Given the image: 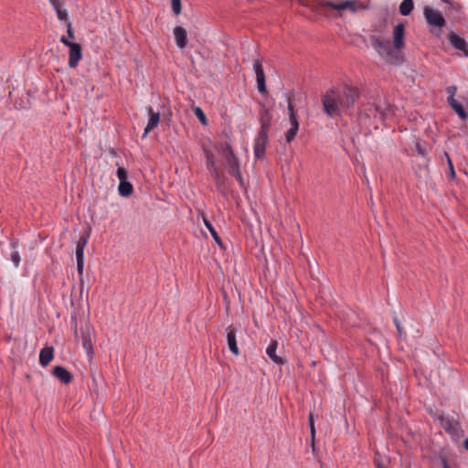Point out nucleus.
I'll use <instances>...</instances> for the list:
<instances>
[{"instance_id": "2f4dec72", "label": "nucleus", "mask_w": 468, "mask_h": 468, "mask_svg": "<svg viewBox=\"0 0 468 468\" xmlns=\"http://www.w3.org/2000/svg\"><path fill=\"white\" fill-rule=\"evenodd\" d=\"M171 7L175 15L178 16L181 13V0H171Z\"/></svg>"}, {"instance_id": "c03bdc74", "label": "nucleus", "mask_w": 468, "mask_h": 468, "mask_svg": "<svg viewBox=\"0 0 468 468\" xmlns=\"http://www.w3.org/2000/svg\"><path fill=\"white\" fill-rule=\"evenodd\" d=\"M454 101H457L454 97H448V102L452 106V103H454Z\"/></svg>"}, {"instance_id": "f704fd0d", "label": "nucleus", "mask_w": 468, "mask_h": 468, "mask_svg": "<svg viewBox=\"0 0 468 468\" xmlns=\"http://www.w3.org/2000/svg\"><path fill=\"white\" fill-rule=\"evenodd\" d=\"M117 176H118L120 182L126 181L127 177H128L127 170L124 167H121V166L118 167V169H117Z\"/></svg>"}, {"instance_id": "5701e85b", "label": "nucleus", "mask_w": 468, "mask_h": 468, "mask_svg": "<svg viewBox=\"0 0 468 468\" xmlns=\"http://www.w3.org/2000/svg\"><path fill=\"white\" fill-rule=\"evenodd\" d=\"M203 221H204V224L206 226V228L209 230L211 236L213 237L214 240L218 244V245H222V241H221V239L219 237V235L218 234V232L216 231V229H214V227L212 226L211 222L205 217H203Z\"/></svg>"}, {"instance_id": "2eb2a0df", "label": "nucleus", "mask_w": 468, "mask_h": 468, "mask_svg": "<svg viewBox=\"0 0 468 468\" xmlns=\"http://www.w3.org/2000/svg\"><path fill=\"white\" fill-rule=\"evenodd\" d=\"M448 39L453 48L463 51L465 56H468L467 44L463 37L455 34L453 31H451L448 35Z\"/></svg>"}, {"instance_id": "473e14b6", "label": "nucleus", "mask_w": 468, "mask_h": 468, "mask_svg": "<svg viewBox=\"0 0 468 468\" xmlns=\"http://www.w3.org/2000/svg\"><path fill=\"white\" fill-rule=\"evenodd\" d=\"M308 421H309V426H310V432H311L312 441L314 442V436H315V428H314V420L313 413L309 414Z\"/></svg>"}, {"instance_id": "e433bc0d", "label": "nucleus", "mask_w": 468, "mask_h": 468, "mask_svg": "<svg viewBox=\"0 0 468 468\" xmlns=\"http://www.w3.org/2000/svg\"><path fill=\"white\" fill-rule=\"evenodd\" d=\"M11 261L14 262L15 266L17 267L20 263V256L18 251H13L11 254Z\"/></svg>"}, {"instance_id": "58836bf2", "label": "nucleus", "mask_w": 468, "mask_h": 468, "mask_svg": "<svg viewBox=\"0 0 468 468\" xmlns=\"http://www.w3.org/2000/svg\"><path fill=\"white\" fill-rule=\"evenodd\" d=\"M376 111L380 113L381 117L384 118L388 112H389V107H386L385 109H381L380 107L377 106Z\"/></svg>"}, {"instance_id": "a18cd8bd", "label": "nucleus", "mask_w": 468, "mask_h": 468, "mask_svg": "<svg viewBox=\"0 0 468 468\" xmlns=\"http://www.w3.org/2000/svg\"><path fill=\"white\" fill-rule=\"evenodd\" d=\"M454 101H457L454 97H448V102L452 106V103H454Z\"/></svg>"}, {"instance_id": "7c9ffc66", "label": "nucleus", "mask_w": 468, "mask_h": 468, "mask_svg": "<svg viewBox=\"0 0 468 468\" xmlns=\"http://www.w3.org/2000/svg\"><path fill=\"white\" fill-rule=\"evenodd\" d=\"M298 129L291 127L285 133L287 143H291L296 136Z\"/></svg>"}, {"instance_id": "393cba45", "label": "nucleus", "mask_w": 468, "mask_h": 468, "mask_svg": "<svg viewBox=\"0 0 468 468\" xmlns=\"http://www.w3.org/2000/svg\"><path fill=\"white\" fill-rule=\"evenodd\" d=\"M226 162L229 166V173H233L236 169L239 168V164L235 154H231L230 157H226Z\"/></svg>"}, {"instance_id": "f257e3e1", "label": "nucleus", "mask_w": 468, "mask_h": 468, "mask_svg": "<svg viewBox=\"0 0 468 468\" xmlns=\"http://www.w3.org/2000/svg\"><path fill=\"white\" fill-rule=\"evenodd\" d=\"M359 98L360 92L354 86L332 87L321 95L323 112L329 118L341 117L354 108Z\"/></svg>"}, {"instance_id": "a878e982", "label": "nucleus", "mask_w": 468, "mask_h": 468, "mask_svg": "<svg viewBox=\"0 0 468 468\" xmlns=\"http://www.w3.org/2000/svg\"><path fill=\"white\" fill-rule=\"evenodd\" d=\"M443 156L446 158L448 168H449L448 176H449V178L451 180H455L456 179V173H455V170H454V166H453L452 161L449 154L446 151L443 152Z\"/></svg>"}, {"instance_id": "72a5a7b5", "label": "nucleus", "mask_w": 468, "mask_h": 468, "mask_svg": "<svg viewBox=\"0 0 468 468\" xmlns=\"http://www.w3.org/2000/svg\"><path fill=\"white\" fill-rule=\"evenodd\" d=\"M66 24V27H67V38L69 40V39H74L75 38V34H74V30H73V27H72V24L71 22L69 20L67 22H64Z\"/></svg>"}, {"instance_id": "37998d69", "label": "nucleus", "mask_w": 468, "mask_h": 468, "mask_svg": "<svg viewBox=\"0 0 468 468\" xmlns=\"http://www.w3.org/2000/svg\"><path fill=\"white\" fill-rule=\"evenodd\" d=\"M394 324L396 325L399 335L400 336L402 335V327H401L400 323L397 317L394 318Z\"/></svg>"}, {"instance_id": "20e7f679", "label": "nucleus", "mask_w": 468, "mask_h": 468, "mask_svg": "<svg viewBox=\"0 0 468 468\" xmlns=\"http://www.w3.org/2000/svg\"><path fill=\"white\" fill-rule=\"evenodd\" d=\"M329 7L335 10L348 9L352 12H355L357 8H361L362 5L356 0H346L339 4H335L329 1H318L315 5H313L312 9L323 15H327L326 9Z\"/></svg>"}, {"instance_id": "1a4fd4ad", "label": "nucleus", "mask_w": 468, "mask_h": 468, "mask_svg": "<svg viewBox=\"0 0 468 468\" xmlns=\"http://www.w3.org/2000/svg\"><path fill=\"white\" fill-rule=\"evenodd\" d=\"M405 47V26L399 23L393 29V48L401 52Z\"/></svg>"}, {"instance_id": "aec40b11", "label": "nucleus", "mask_w": 468, "mask_h": 468, "mask_svg": "<svg viewBox=\"0 0 468 468\" xmlns=\"http://www.w3.org/2000/svg\"><path fill=\"white\" fill-rule=\"evenodd\" d=\"M271 114L268 109H263L261 112V129L260 131H264L266 133L269 132V128L271 126Z\"/></svg>"}, {"instance_id": "ddd939ff", "label": "nucleus", "mask_w": 468, "mask_h": 468, "mask_svg": "<svg viewBox=\"0 0 468 468\" xmlns=\"http://www.w3.org/2000/svg\"><path fill=\"white\" fill-rule=\"evenodd\" d=\"M52 375L65 385L69 384L72 381L71 373L62 366L54 367Z\"/></svg>"}, {"instance_id": "0eeeda50", "label": "nucleus", "mask_w": 468, "mask_h": 468, "mask_svg": "<svg viewBox=\"0 0 468 468\" xmlns=\"http://www.w3.org/2000/svg\"><path fill=\"white\" fill-rule=\"evenodd\" d=\"M81 341L83 348L86 350L87 356L90 359L93 357V328L90 324H86L80 328Z\"/></svg>"}, {"instance_id": "39448f33", "label": "nucleus", "mask_w": 468, "mask_h": 468, "mask_svg": "<svg viewBox=\"0 0 468 468\" xmlns=\"http://www.w3.org/2000/svg\"><path fill=\"white\" fill-rule=\"evenodd\" d=\"M60 42L69 48V67L75 69L82 58V48L80 44L69 40L66 36L60 37Z\"/></svg>"}, {"instance_id": "4468645a", "label": "nucleus", "mask_w": 468, "mask_h": 468, "mask_svg": "<svg viewBox=\"0 0 468 468\" xmlns=\"http://www.w3.org/2000/svg\"><path fill=\"white\" fill-rule=\"evenodd\" d=\"M50 5L54 8L57 17L61 22L69 21V15L67 10L64 8V0H49Z\"/></svg>"}, {"instance_id": "a211bd4d", "label": "nucleus", "mask_w": 468, "mask_h": 468, "mask_svg": "<svg viewBox=\"0 0 468 468\" xmlns=\"http://www.w3.org/2000/svg\"><path fill=\"white\" fill-rule=\"evenodd\" d=\"M277 346V341L271 340V342L270 343L266 349V354L275 364L283 365L285 363V360L282 356L276 355Z\"/></svg>"}, {"instance_id": "9b49d317", "label": "nucleus", "mask_w": 468, "mask_h": 468, "mask_svg": "<svg viewBox=\"0 0 468 468\" xmlns=\"http://www.w3.org/2000/svg\"><path fill=\"white\" fill-rule=\"evenodd\" d=\"M226 332H227V342H228L229 349L235 356H238L239 354V347L237 345V339H236L238 330L231 324L226 328Z\"/></svg>"}, {"instance_id": "6ab92c4d", "label": "nucleus", "mask_w": 468, "mask_h": 468, "mask_svg": "<svg viewBox=\"0 0 468 468\" xmlns=\"http://www.w3.org/2000/svg\"><path fill=\"white\" fill-rule=\"evenodd\" d=\"M54 357L53 346H46L40 350L39 353V364L42 367H47Z\"/></svg>"}, {"instance_id": "6e6552de", "label": "nucleus", "mask_w": 468, "mask_h": 468, "mask_svg": "<svg viewBox=\"0 0 468 468\" xmlns=\"http://www.w3.org/2000/svg\"><path fill=\"white\" fill-rule=\"evenodd\" d=\"M268 142V133L264 131H259L258 135L254 142V155L257 159H263L265 157L266 144Z\"/></svg>"}, {"instance_id": "de8ad7c7", "label": "nucleus", "mask_w": 468, "mask_h": 468, "mask_svg": "<svg viewBox=\"0 0 468 468\" xmlns=\"http://www.w3.org/2000/svg\"><path fill=\"white\" fill-rule=\"evenodd\" d=\"M78 334V331H77V324H75V335H77Z\"/></svg>"}, {"instance_id": "bb28decb", "label": "nucleus", "mask_w": 468, "mask_h": 468, "mask_svg": "<svg viewBox=\"0 0 468 468\" xmlns=\"http://www.w3.org/2000/svg\"><path fill=\"white\" fill-rule=\"evenodd\" d=\"M441 427L448 432H452L455 428L453 426L452 420L449 418H445L444 416L439 417Z\"/></svg>"}, {"instance_id": "a19ab883", "label": "nucleus", "mask_w": 468, "mask_h": 468, "mask_svg": "<svg viewBox=\"0 0 468 468\" xmlns=\"http://www.w3.org/2000/svg\"><path fill=\"white\" fill-rule=\"evenodd\" d=\"M230 175H232L233 176L236 177V179L240 183L242 184V176H241V174H240V171H239V169H236L233 173H229Z\"/></svg>"}, {"instance_id": "49530a36", "label": "nucleus", "mask_w": 468, "mask_h": 468, "mask_svg": "<svg viewBox=\"0 0 468 468\" xmlns=\"http://www.w3.org/2000/svg\"><path fill=\"white\" fill-rule=\"evenodd\" d=\"M464 448L468 451V438H466L463 441Z\"/></svg>"}, {"instance_id": "f3484780", "label": "nucleus", "mask_w": 468, "mask_h": 468, "mask_svg": "<svg viewBox=\"0 0 468 468\" xmlns=\"http://www.w3.org/2000/svg\"><path fill=\"white\" fill-rule=\"evenodd\" d=\"M174 35H175L176 46L179 48H185L186 46V41H187L186 30L180 26L176 27L174 28Z\"/></svg>"}, {"instance_id": "9d476101", "label": "nucleus", "mask_w": 468, "mask_h": 468, "mask_svg": "<svg viewBox=\"0 0 468 468\" xmlns=\"http://www.w3.org/2000/svg\"><path fill=\"white\" fill-rule=\"evenodd\" d=\"M253 69L256 74L257 87L261 93L264 94L267 92L265 84V74L261 60L256 59L253 63Z\"/></svg>"}, {"instance_id": "ea45409f", "label": "nucleus", "mask_w": 468, "mask_h": 468, "mask_svg": "<svg viewBox=\"0 0 468 468\" xmlns=\"http://www.w3.org/2000/svg\"><path fill=\"white\" fill-rule=\"evenodd\" d=\"M223 151H224V153L226 154V157H230V154H234V152H233V149H232L231 145H230V144H226L225 148H224V150H223Z\"/></svg>"}, {"instance_id": "c9c22d12", "label": "nucleus", "mask_w": 468, "mask_h": 468, "mask_svg": "<svg viewBox=\"0 0 468 468\" xmlns=\"http://www.w3.org/2000/svg\"><path fill=\"white\" fill-rule=\"evenodd\" d=\"M415 149L417 153L421 156H424L427 154L426 150L423 148L422 144L420 142H416Z\"/></svg>"}, {"instance_id": "f8f14e48", "label": "nucleus", "mask_w": 468, "mask_h": 468, "mask_svg": "<svg viewBox=\"0 0 468 468\" xmlns=\"http://www.w3.org/2000/svg\"><path fill=\"white\" fill-rule=\"evenodd\" d=\"M285 96H286L287 103H288L289 121H290L291 127L299 129V122H298L297 114H296V112L294 111V106L292 103L294 95L292 92H287L285 94Z\"/></svg>"}, {"instance_id": "7ed1b4c3", "label": "nucleus", "mask_w": 468, "mask_h": 468, "mask_svg": "<svg viewBox=\"0 0 468 468\" xmlns=\"http://www.w3.org/2000/svg\"><path fill=\"white\" fill-rule=\"evenodd\" d=\"M423 15L428 26L430 27L431 34L436 37H441L442 35V28L446 25V21L442 14L431 6H425L423 9Z\"/></svg>"}, {"instance_id": "dca6fc26", "label": "nucleus", "mask_w": 468, "mask_h": 468, "mask_svg": "<svg viewBox=\"0 0 468 468\" xmlns=\"http://www.w3.org/2000/svg\"><path fill=\"white\" fill-rule=\"evenodd\" d=\"M147 112L149 114V120H148V123H147L146 127L144 128L143 137H146L147 134L158 125L159 121H160V113L154 112L153 111L152 107H148Z\"/></svg>"}, {"instance_id": "423d86ee", "label": "nucleus", "mask_w": 468, "mask_h": 468, "mask_svg": "<svg viewBox=\"0 0 468 468\" xmlns=\"http://www.w3.org/2000/svg\"><path fill=\"white\" fill-rule=\"evenodd\" d=\"M90 238V231L80 237L76 245L77 271L80 276L83 273L84 269V249Z\"/></svg>"}, {"instance_id": "09e8293b", "label": "nucleus", "mask_w": 468, "mask_h": 468, "mask_svg": "<svg viewBox=\"0 0 468 468\" xmlns=\"http://www.w3.org/2000/svg\"><path fill=\"white\" fill-rule=\"evenodd\" d=\"M444 468H450L446 463H444Z\"/></svg>"}, {"instance_id": "c85d7f7f", "label": "nucleus", "mask_w": 468, "mask_h": 468, "mask_svg": "<svg viewBox=\"0 0 468 468\" xmlns=\"http://www.w3.org/2000/svg\"><path fill=\"white\" fill-rule=\"evenodd\" d=\"M193 111H194V113L197 116V118L200 121V122L203 125H207V119L206 114L203 112V110L200 107H195Z\"/></svg>"}, {"instance_id": "cd10ccee", "label": "nucleus", "mask_w": 468, "mask_h": 468, "mask_svg": "<svg viewBox=\"0 0 468 468\" xmlns=\"http://www.w3.org/2000/svg\"><path fill=\"white\" fill-rule=\"evenodd\" d=\"M452 108L461 119L464 120L467 118V113L464 110V107L460 102L454 101V103H452Z\"/></svg>"}, {"instance_id": "412c9836", "label": "nucleus", "mask_w": 468, "mask_h": 468, "mask_svg": "<svg viewBox=\"0 0 468 468\" xmlns=\"http://www.w3.org/2000/svg\"><path fill=\"white\" fill-rule=\"evenodd\" d=\"M118 190H119V194L122 197H127L133 194V185L128 180H126V181L120 182Z\"/></svg>"}, {"instance_id": "79ce46f5", "label": "nucleus", "mask_w": 468, "mask_h": 468, "mask_svg": "<svg viewBox=\"0 0 468 468\" xmlns=\"http://www.w3.org/2000/svg\"><path fill=\"white\" fill-rule=\"evenodd\" d=\"M230 175H232L233 176L236 177V179L240 183L242 184V176H241V174H240V171H239V169H236L233 173H229Z\"/></svg>"}, {"instance_id": "4c0bfd02", "label": "nucleus", "mask_w": 468, "mask_h": 468, "mask_svg": "<svg viewBox=\"0 0 468 468\" xmlns=\"http://www.w3.org/2000/svg\"><path fill=\"white\" fill-rule=\"evenodd\" d=\"M457 91V88L454 85L449 86L446 88V92L448 97H454Z\"/></svg>"}, {"instance_id": "b1692460", "label": "nucleus", "mask_w": 468, "mask_h": 468, "mask_svg": "<svg viewBox=\"0 0 468 468\" xmlns=\"http://www.w3.org/2000/svg\"><path fill=\"white\" fill-rule=\"evenodd\" d=\"M206 155L207 159V168L209 171H211V174L213 176L218 177V171L216 167V162L214 159V156L212 154H210L208 151H206Z\"/></svg>"}, {"instance_id": "c756f323", "label": "nucleus", "mask_w": 468, "mask_h": 468, "mask_svg": "<svg viewBox=\"0 0 468 468\" xmlns=\"http://www.w3.org/2000/svg\"><path fill=\"white\" fill-rule=\"evenodd\" d=\"M375 468H388L387 465L384 464L381 456L378 452L375 453L374 460H373Z\"/></svg>"}, {"instance_id": "f03ea898", "label": "nucleus", "mask_w": 468, "mask_h": 468, "mask_svg": "<svg viewBox=\"0 0 468 468\" xmlns=\"http://www.w3.org/2000/svg\"><path fill=\"white\" fill-rule=\"evenodd\" d=\"M369 40L378 54L384 58L387 63L393 65L403 63V55L390 46L388 39H381L377 35H370Z\"/></svg>"}, {"instance_id": "4be33fe9", "label": "nucleus", "mask_w": 468, "mask_h": 468, "mask_svg": "<svg viewBox=\"0 0 468 468\" xmlns=\"http://www.w3.org/2000/svg\"><path fill=\"white\" fill-rule=\"evenodd\" d=\"M414 8L413 0H403L399 5V13L402 16H409Z\"/></svg>"}]
</instances>
